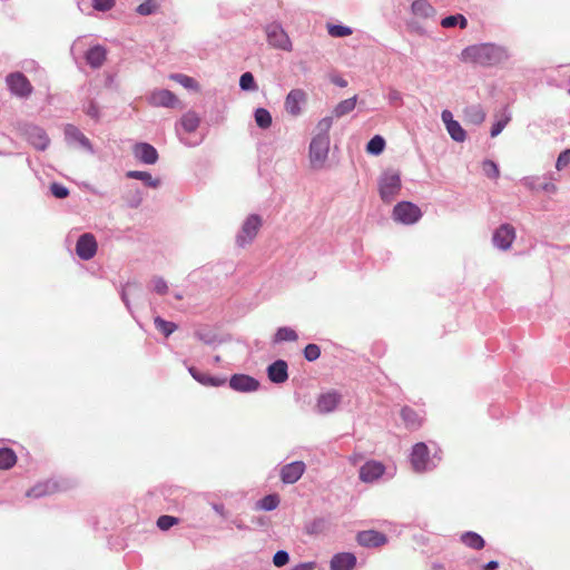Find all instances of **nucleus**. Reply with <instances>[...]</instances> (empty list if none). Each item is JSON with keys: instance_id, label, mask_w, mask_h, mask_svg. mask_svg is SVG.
I'll use <instances>...</instances> for the list:
<instances>
[{"instance_id": "obj_5", "label": "nucleus", "mask_w": 570, "mask_h": 570, "mask_svg": "<svg viewBox=\"0 0 570 570\" xmlns=\"http://www.w3.org/2000/svg\"><path fill=\"white\" fill-rule=\"evenodd\" d=\"M330 151V137H313L309 144V163L312 168L321 169Z\"/></svg>"}, {"instance_id": "obj_23", "label": "nucleus", "mask_w": 570, "mask_h": 570, "mask_svg": "<svg viewBox=\"0 0 570 570\" xmlns=\"http://www.w3.org/2000/svg\"><path fill=\"white\" fill-rule=\"evenodd\" d=\"M356 564V557L351 552H340L332 557V570H352Z\"/></svg>"}, {"instance_id": "obj_40", "label": "nucleus", "mask_w": 570, "mask_h": 570, "mask_svg": "<svg viewBox=\"0 0 570 570\" xmlns=\"http://www.w3.org/2000/svg\"><path fill=\"white\" fill-rule=\"evenodd\" d=\"M515 238V230L511 225H501V249H508Z\"/></svg>"}, {"instance_id": "obj_44", "label": "nucleus", "mask_w": 570, "mask_h": 570, "mask_svg": "<svg viewBox=\"0 0 570 570\" xmlns=\"http://www.w3.org/2000/svg\"><path fill=\"white\" fill-rule=\"evenodd\" d=\"M327 32L333 38H343L353 33L352 28L343 24H327Z\"/></svg>"}, {"instance_id": "obj_4", "label": "nucleus", "mask_w": 570, "mask_h": 570, "mask_svg": "<svg viewBox=\"0 0 570 570\" xmlns=\"http://www.w3.org/2000/svg\"><path fill=\"white\" fill-rule=\"evenodd\" d=\"M392 217L400 224L413 225L421 219L422 210L415 204L404 200L394 206Z\"/></svg>"}, {"instance_id": "obj_63", "label": "nucleus", "mask_w": 570, "mask_h": 570, "mask_svg": "<svg viewBox=\"0 0 570 570\" xmlns=\"http://www.w3.org/2000/svg\"><path fill=\"white\" fill-rule=\"evenodd\" d=\"M499 135V120L493 121L491 126V136L495 137Z\"/></svg>"}, {"instance_id": "obj_51", "label": "nucleus", "mask_w": 570, "mask_h": 570, "mask_svg": "<svg viewBox=\"0 0 570 570\" xmlns=\"http://www.w3.org/2000/svg\"><path fill=\"white\" fill-rule=\"evenodd\" d=\"M151 284H153V291L159 295H165L167 294L168 292V285H167V282L163 278V277H159V276H155L153 279H151Z\"/></svg>"}, {"instance_id": "obj_26", "label": "nucleus", "mask_w": 570, "mask_h": 570, "mask_svg": "<svg viewBox=\"0 0 570 570\" xmlns=\"http://www.w3.org/2000/svg\"><path fill=\"white\" fill-rule=\"evenodd\" d=\"M142 292V287L137 282H128L121 289L120 296L121 301L126 305L127 309L132 314L131 305L129 302V295L132 297H138Z\"/></svg>"}, {"instance_id": "obj_50", "label": "nucleus", "mask_w": 570, "mask_h": 570, "mask_svg": "<svg viewBox=\"0 0 570 570\" xmlns=\"http://www.w3.org/2000/svg\"><path fill=\"white\" fill-rule=\"evenodd\" d=\"M171 79L176 80L187 89H194L197 87V82L195 81V79L186 75L176 73L171 76Z\"/></svg>"}, {"instance_id": "obj_12", "label": "nucleus", "mask_w": 570, "mask_h": 570, "mask_svg": "<svg viewBox=\"0 0 570 570\" xmlns=\"http://www.w3.org/2000/svg\"><path fill=\"white\" fill-rule=\"evenodd\" d=\"M306 470V465L303 461H294L282 466L279 476L283 483L294 484L296 483Z\"/></svg>"}, {"instance_id": "obj_47", "label": "nucleus", "mask_w": 570, "mask_h": 570, "mask_svg": "<svg viewBox=\"0 0 570 570\" xmlns=\"http://www.w3.org/2000/svg\"><path fill=\"white\" fill-rule=\"evenodd\" d=\"M179 522V519L176 518V517H173V515H168V514H164V515H160L157 520V527L163 530V531H167L169 530L171 527H174L175 524H177Z\"/></svg>"}, {"instance_id": "obj_1", "label": "nucleus", "mask_w": 570, "mask_h": 570, "mask_svg": "<svg viewBox=\"0 0 570 570\" xmlns=\"http://www.w3.org/2000/svg\"><path fill=\"white\" fill-rule=\"evenodd\" d=\"M460 60L480 67H492L499 62V46L483 42L465 47L460 53Z\"/></svg>"}, {"instance_id": "obj_3", "label": "nucleus", "mask_w": 570, "mask_h": 570, "mask_svg": "<svg viewBox=\"0 0 570 570\" xmlns=\"http://www.w3.org/2000/svg\"><path fill=\"white\" fill-rule=\"evenodd\" d=\"M410 462L413 470L423 473L433 470L436 466L434 458L430 456V449L424 442L415 443L412 446Z\"/></svg>"}, {"instance_id": "obj_64", "label": "nucleus", "mask_w": 570, "mask_h": 570, "mask_svg": "<svg viewBox=\"0 0 570 570\" xmlns=\"http://www.w3.org/2000/svg\"><path fill=\"white\" fill-rule=\"evenodd\" d=\"M188 372L189 374L193 376L194 380L197 379V376L200 374V371H198L196 367L194 366H188Z\"/></svg>"}, {"instance_id": "obj_37", "label": "nucleus", "mask_w": 570, "mask_h": 570, "mask_svg": "<svg viewBox=\"0 0 570 570\" xmlns=\"http://www.w3.org/2000/svg\"><path fill=\"white\" fill-rule=\"evenodd\" d=\"M256 125L262 129H267L272 125V115L265 108H257L254 112Z\"/></svg>"}, {"instance_id": "obj_35", "label": "nucleus", "mask_w": 570, "mask_h": 570, "mask_svg": "<svg viewBox=\"0 0 570 570\" xmlns=\"http://www.w3.org/2000/svg\"><path fill=\"white\" fill-rule=\"evenodd\" d=\"M17 462V455L13 450L9 448L0 449V469L8 470Z\"/></svg>"}, {"instance_id": "obj_57", "label": "nucleus", "mask_w": 570, "mask_h": 570, "mask_svg": "<svg viewBox=\"0 0 570 570\" xmlns=\"http://www.w3.org/2000/svg\"><path fill=\"white\" fill-rule=\"evenodd\" d=\"M570 164V148L569 149H566L563 150L558 159H557V163H556V168L558 170H561L563 169L564 167H567L568 165Z\"/></svg>"}, {"instance_id": "obj_25", "label": "nucleus", "mask_w": 570, "mask_h": 570, "mask_svg": "<svg viewBox=\"0 0 570 570\" xmlns=\"http://www.w3.org/2000/svg\"><path fill=\"white\" fill-rule=\"evenodd\" d=\"M56 490H57V483L56 482L45 481V482H39L35 487L29 489L27 491L26 495L29 497V498L39 499V498H42L45 495H49V494L55 493Z\"/></svg>"}, {"instance_id": "obj_22", "label": "nucleus", "mask_w": 570, "mask_h": 570, "mask_svg": "<svg viewBox=\"0 0 570 570\" xmlns=\"http://www.w3.org/2000/svg\"><path fill=\"white\" fill-rule=\"evenodd\" d=\"M107 58V50L104 46L96 45L85 52L86 62L92 68H100Z\"/></svg>"}, {"instance_id": "obj_6", "label": "nucleus", "mask_w": 570, "mask_h": 570, "mask_svg": "<svg viewBox=\"0 0 570 570\" xmlns=\"http://www.w3.org/2000/svg\"><path fill=\"white\" fill-rule=\"evenodd\" d=\"M262 217L257 214H250L243 223L240 230L236 236V244L245 247L250 244L262 227Z\"/></svg>"}, {"instance_id": "obj_46", "label": "nucleus", "mask_w": 570, "mask_h": 570, "mask_svg": "<svg viewBox=\"0 0 570 570\" xmlns=\"http://www.w3.org/2000/svg\"><path fill=\"white\" fill-rule=\"evenodd\" d=\"M332 125H333L332 117L322 118L316 125L317 134L314 137H330L328 132H330V129L332 128Z\"/></svg>"}, {"instance_id": "obj_7", "label": "nucleus", "mask_w": 570, "mask_h": 570, "mask_svg": "<svg viewBox=\"0 0 570 570\" xmlns=\"http://www.w3.org/2000/svg\"><path fill=\"white\" fill-rule=\"evenodd\" d=\"M267 42L275 49L291 51L293 49L292 41L287 32L281 23L272 22L265 27Z\"/></svg>"}, {"instance_id": "obj_8", "label": "nucleus", "mask_w": 570, "mask_h": 570, "mask_svg": "<svg viewBox=\"0 0 570 570\" xmlns=\"http://www.w3.org/2000/svg\"><path fill=\"white\" fill-rule=\"evenodd\" d=\"M6 83L9 91L19 98H28L33 91V87L31 86L30 81L20 71L7 75Z\"/></svg>"}, {"instance_id": "obj_34", "label": "nucleus", "mask_w": 570, "mask_h": 570, "mask_svg": "<svg viewBox=\"0 0 570 570\" xmlns=\"http://www.w3.org/2000/svg\"><path fill=\"white\" fill-rule=\"evenodd\" d=\"M298 338L297 333L287 326L279 327L274 335V343L295 342Z\"/></svg>"}, {"instance_id": "obj_39", "label": "nucleus", "mask_w": 570, "mask_h": 570, "mask_svg": "<svg viewBox=\"0 0 570 570\" xmlns=\"http://www.w3.org/2000/svg\"><path fill=\"white\" fill-rule=\"evenodd\" d=\"M385 148V140L382 136L375 135L366 145V151L371 155L377 156L383 153Z\"/></svg>"}, {"instance_id": "obj_55", "label": "nucleus", "mask_w": 570, "mask_h": 570, "mask_svg": "<svg viewBox=\"0 0 570 570\" xmlns=\"http://www.w3.org/2000/svg\"><path fill=\"white\" fill-rule=\"evenodd\" d=\"M387 101L392 106H401L403 104L402 94L394 88H390L387 94Z\"/></svg>"}, {"instance_id": "obj_32", "label": "nucleus", "mask_w": 570, "mask_h": 570, "mask_svg": "<svg viewBox=\"0 0 570 570\" xmlns=\"http://www.w3.org/2000/svg\"><path fill=\"white\" fill-rule=\"evenodd\" d=\"M356 100H357V97L354 96L352 98H348V99H345V100H342L341 102H338L333 110L334 116L336 118H341V117L350 114L351 111H353L356 106Z\"/></svg>"}, {"instance_id": "obj_43", "label": "nucleus", "mask_w": 570, "mask_h": 570, "mask_svg": "<svg viewBox=\"0 0 570 570\" xmlns=\"http://www.w3.org/2000/svg\"><path fill=\"white\" fill-rule=\"evenodd\" d=\"M124 198L128 207L138 208L142 203L144 196L138 188H134L129 189Z\"/></svg>"}, {"instance_id": "obj_60", "label": "nucleus", "mask_w": 570, "mask_h": 570, "mask_svg": "<svg viewBox=\"0 0 570 570\" xmlns=\"http://www.w3.org/2000/svg\"><path fill=\"white\" fill-rule=\"evenodd\" d=\"M314 563L313 562H306V563H299L295 567H293L291 570H313Z\"/></svg>"}, {"instance_id": "obj_62", "label": "nucleus", "mask_w": 570, "mask_h": 570, "mask_svg": "<svg viewBox=\"0 0 570 570\" xmlns=\"http://www.w3.org/2000/svg\"><path fill=\"white\" fill-rule=\"evenodd\" d=\"M499 567V561L497 560H491L489 561L485 566H484V570H494L495 568Z\"/></svg>"}, {"instance_id": "obj_48", "label": "nucleus", "mask_w": 570, "mask_h": 570, "mask_svg": "<svg viewBox=\"0 0 570 570\" xmlns=\"http://www.w3.org/2000/svg\"><path fill=\"white\" fill-rule=\"evenodd\" d=\"M326 521L323 518L314 519L306 525V532L308 534H320L324 531Z\"/></svg>"}, {"instance_id": "obj_20", "label": "nucleus", "mask_w": 570, "mask_h": 570, "mask_svg": "<svg viewBox=\"0 0 570 570\" xmlns=\"http://www.w3.org/2000/svg\"><path fill=\"white\" fill-rule=\"evenodd\" d=\"M267 376L271 382L282 384L288 379V365L284 360H277L268 365Z\"/></svg>"}, {"instance_id": "obj_19", "label": "nucleus", "mask_w": 570, "mask_h": 570, "mask_svg": "<svg viewBox=\"0 0 570 570\" xmlns=\"http://www.w3.org/2000/svg\"><path fill=\"white\" fill-rule=\"evenodd\" d=\"M387 541L385 534L375 530L361 531L357 534V542L362 547L376 548L385 544Z\"/></svg>"}, {"instance_id": "obj_61", "label": "nucleus", "mask_w": 570, "mask_h": 570, "mask_svg": "<svg viewBox=\"0 0 570 570\" xmlns=\"http://www.w3.org/2000/svg\"><path fill=\"white\" fill-rule=\"evenodd\" d=\"M492 244L494 247L499 248V227L495 228L492 233Z\"/></svg>"}, {"instance_id": "obj_58", "label": "nucleus", "mask_w": 570, "mask_h": 570, "mask_svg": "<svg viewBox=\"0 0 570 570\" xmlns=\"http://www.w3.org/2000/svg\"><path fill=\"white\" fill-rule=\"evenodd\" d=\"M155 9H156L155 3L151 2L150 0H147L137 7V12L141 16H149V14L154 13Z\"/></svg>"}, {"instance_id": "obj_33", "label": "nucleus", "mask_w": 570, "mask_h": 570, "mask_svg": "<svg viewBox=\"0 0 570 570\" xmlns=\"http://www.w3.org/2000/svg\"><path fill=\"white\" fill-rule=\"evenodd\" d=\"M441 26L446 29L456 26L461 29H465L468 27V19L461 13L451 14L441 20Z\"/></svg>"}, {"instance_id": "obj_16", "label": "nucleus", "mask_w": 570, "mask_h": 570, "mask_svg": "<svg viewBox=\"0 0 570 570\" xmlns=\"http://www.w3.org/2000/svg\"><path fill=\"white\" fill-rule=\"evenodd\" d=\"M385 472V466L377 461H367L360 469V479L371 483L379 480Z\"/></svg>"}, {"instance_id": "obj_13", "label": "nucleus", "mask_w": 570, "mask_h": 570, "mask_svg": "<svg viewBox=\"0 0 570 570\" xmlns=\"http://www.w3.org/2000/svg\"><path fill=\"white\" fill-rule=\"evenodd\" d=\"M148 101L154 107L176 108L179 105V100L174 92L167 89L154 90Z\"/></svg>"}, {"instance_id": "obj_49", "label": "nucleus", "mask_w": 570, "mask_h": 570, "mask_svg": "<svg viewBox=\"0 0 570 570\" xmlns=\"http://www.w3.org/2000/svg\"><path fill=\"white\" fill-rule=\"evenodd\" d=\"M321 355V348L318 345L314 344V343H311V344H307L304 348V357L308 361V362H314L316 361Z\"/></svg>"}, {"instance_id": "obj_2", "label": "nucleus", "mask_w": 570, "mask_h": 570, "mask_svg": "<svg viewBox=\"0 0 570 570\" xmlns=\"http://www.w3.org/2000/svg\"><path fill=\"white\" fill-rule=\"evenodd\" d=\"M401 190L400 173L393 169L386 170L379 179L380 197L384 203H391Z\"/></svg>"}, {"instance_id": "obj_27", "label": "nucleus", "mask_w": 570, "mask_h": 570, "mask_svg": "<svg viewBox=\"0 0 570 570\" xmlns=\"http://www.w3.org/2000/svg\"><path fill=\"white\" fill-rule=\"evenodd\" d=\"M412 13L419 18H431L435 14V9L428 0H415L411 6Z\"/></svg>"}, {"instance_id": "obj_24", "label": "nucleus", "mask_w": 570, "mask_h": 570, "mask_svg": "<svg viewBox=\"0 0 570 570\" xmlns=\"http://www.w3.org/2000/svg\"><path fill=\"white\" fill-rule=\"evenodd\" d=\"M401 417L409 430H417L422 425V415L410 406L402 407Z\"/></svg>"}, {"instance_id": "obj_28", "label": "nucleus", "mask_w": 570, "mask_h": 570, "mask_svg": "<svg viewBox=\"0 0 570 570\" xmlns=\"http://www.w3.org/2000/svg\"><path fill=\"white\" fill-rule=\"evenodd\" d=\"M126 176L131 179L141 180L146 186L151 188H158L160 186V179L154 178L148 171L129 170Z\"/></svg>"}, {"instance_id": "obj_52", "label": "nucleus", "mask_w": 570, "mask_h": 570, "mask_svg": "<svg viewBox=\"0 0 570 570\" xmlns=\"http://www.w3.org/2000/svg\"><path fill=\"white\" fill-rule=\"evenodd\" d=\"M482 170L489 178H494L499 175V167L492 160H484L482 164Z\"/></svg>"}, {"instance_id": "obj_10", "label": "nucleus", "mask_w": 570, "mask_h": 570, "mask_svg": "<svg viewBox=\"0 0 570 570\" xmlns=\"http://www.w3.org/2000/svg\"><path fill=\"white\" fill-rule=\"evenodd\" d=\"M229 387L240 393H252L259 389V381L247 374H233L228 381Z\"/></svg>"}, {"instance_id": "obj_9", "label": "nucleus", "mask_w": 570, "mask_h": 570, "mask_svg": "<svg viewBox=\"0 0 570 570\" xmlns=\"http://www.w3.org/2000/svg\"><path fill=\"white\" fill-rule=\"evenodd\" d=\"M342 402V394L335 390L321 393L316 400L315 411L318 414H330L334 412Z\"/></svg>"}, {"instance_id": "obj_21", "label": "nucleus", "mask_w": 570, "mask_h": 570, "mask_svg": "<svg viewBox=\"0 0 570 570\" xmlns=\"http://www.w3.org/2000/svg\"><path fill=\"white\" fill-rule=\"evenodd\" d=\"M28 141L38 150H46L49 146L50 139L46 131L38 127L31 126L26 131Z\"/></svg>"}, {"instance_id": "obj_38", "label": "nucleus", "mask_w": 570, "mask_h": 570, "mask_svg": "<svg viewBox=\"0 0 570 570\" xmlns=\"http://www.w3.org/2000/svg\"><path fill=\"white\" fill-rule=\"evenodd\" d=\"M195 337L205 343L206 345H214L216 343H219L217 334L208 328H200L195 331L194 333Z\"/></svg>"}, {"instance_id": "obj_14", "label": "nucleus", "mask_w": 570, "mask_h": 570, "mask_svg": "<svg viewBox=\"0 0 570 570\" xmlns=\"http://www.w3.org/2000/svg\"><path fill=\"white\" fill-rule=\"evenodd\" d=\"M132 154L137 160L146 165H154L158 160L157 149L148 142L135 144Z\"/></svg>"}, {"instance_id": "obj_45", "label": "nucleus", "mask_w": 570, "mask_h": 570, "mask_svg": "<svg viewBox=\"0 0 570 570\" xmlns=\"http://www.w3.org/2000/svg\"><path fill=\"white\" fill-rule=\"evenodd\" d=\"M239 87L244 91L257 90V85L252 72H244L239 78Z\"/></svg>"}, {"instance_id": "obj_11", "label": "nucleus", "mask_w": 570, "mask_h": 570, "mask_svg": "<svg viewBox=\"0 0 570 570\" xmlns=\"http://www.w3.org/2000/svg\"><path fill=\"white\" fill-rule=\"evenodd\" d=\"M97 240L91 233H85L79 236L76 244V253L82 261L91 259L97 253Z\"/></svg>"}, {"instance_id": "obj_41", "label": "nucleus", "mask_w": 570, "mask_h": 570, "mask_svg": "<svg viewBox=\"0 0 570 570\" xmlns=\"http://www.w3.org/2000/svg\"><path fill=\"white\" fill-rule=\"evenodd\" d=\"M196 381L205 386H222L226 383V377L213 376L207 373L200 372Z\"/></svg>"}, {"instance_id": "obj_17", "label": "nucleus", "mask_w": 570, "mask_h": 570, "mask_svg": "<svg viewBox=\"0 0 570 570\" xmlns=\"http://www.w3.org/2000/svg\"><path fill=\"white\" fill-rule=\"evenodd\" d=\"M65 139L68 145L78 144L81 148L94 153L90 140L73 125L68 124L65 127Z\"/></svg>"}, {"instance_id": "obj_18", "label": "nucleus", "mask_w": 570, "mask_h": 570, "mask_svg": "<svg viewBox=\"0 0 570 570\" xmlns=\"http://www.w3.org/2000/svg\"><path fill=\"white\" fill-rule=\"evenodd\" d=\"M306 94L302 89H292L285 99V109L292 116H298L302 112L301 105L305 102Z\"/></svg>"}, {"instance_id": "obj_15", "label": "nucleus", "mask_w": 570, "mask_h": 570, "mask_svg": "<svg viewBox=\"0 0 570 570\" xmlns=\"http://www.w3.org/2000/svg\"><path fill=\"white\" fill-rule=\"evenodd\" d=\"M441 119L444 122L450 137L458 142H463L466 138V132L462 128L459 121L453 119V115L450 110H443Z\"/></svg>"}, {"instance_id": "obj_59", "label": "nucleus", "mask_w": 570, "mask_h": 570, "mask_svg": "<svg viewBox=\"0 0 570 570\" xmlns=\"http://www.w3.org/2000/svg\"><path fill=\"white\" fill-rule=\"evenodd\" d=\"M86 114L95 119H97L99 117V109L95 102H90L88 105V107L86 108Z\"/></svg>"}, {"instance_id": "obj_29", "label": "nucleus", "mask_w": 570, "mask_h": 570, "mask_svg": "<svg viewBox=\"0 0 570 570\" xmlns=\"http://www.w3.org/2000/svg\"><path fill=\"white\" fill-rule=\"evenodd\" d=\"M464 119L473 125L484 121L485 112L480 105H470L464 109Z\"/></svg>"}, {"instance_id": "obj_31", "label": "nucleus", "mask_w": 570, "mask_h": 570, "mask_svg": "<svg viewBox=\"0 0 570 570\" xmlns=\"http://www.w3.org/2000/svg\"><path fill=\"white\" fill-rule=\"evenodd\" d=\"M461 541L463 544H465L466 547L474 549V550L482 549L485 543L484 539L480 534H478L476 532H473V531L464 532L461 535Z\"/></svg>"}, {"instance_id": "obj_36", "label": "nucleus", "mask_w": 570, "mask_h": 570, "mask_svg": "<svg viewBox=\"0 0 570 570\" xmlns=\"http://www.w3.org/2000/svg\"><path fill=\"white\" fill-rule=\"evenodd\" d=\"M155 327L164 334L165 337L170 336L177 328V324L174 322H169L164 320L160 316H156L154 318Z\"/></svg>"}, {"instance_id": "obj_42", "label": "nucleus", "mask_w": 570, "mask_h": 570, "mask_svg": "<svg viewBox=\"0 0 570 570\" xmlns=\"http://www.w3.org/2000/svg\"><path fill=\"white\" fill-rule=\"evenodd\" d=\"M279 504V497L276 493L267 494L257 502V507L264 511H273Z\"/></svg>"}, {"instance_id": "obj_30", "label": "nucleus", "mask_w": 570, "mask_h": 570, "mask_svg": "<svg viewBox=\"0 0 570 570\" xmlns=\"http://www.w3.org/2000/svg\"><path fill=\"white\" fill-rule=\"evenodd\" d=\"M200 118L195 111H187L180 118V127L186 132H194L199 127Z\"/></svg>"}, {"instance_id": "obj_56", "label": "nucleus", "mask_w": 570, "mask_h": 570, "mask_svg": "<svg viewBox=\"0 0 570 570\" xmlns=\"http://www.w3.org/2000/svg\"><path fill=\"white\" fill-rule=\"evenodd\" d=\"M115 6V0H92V7L97 11H108Z\"/></svg>"}, {"instance_id": "obj_53", "label": "nucleus", "mask_w": 570, "mask_h": 570, "mask_svg": "<svg viewBox=\"0 0 570 570\" xmlns=\"http://www.w3.org/2000/svg\"><path fill=\"white\" fill-rule=\"evenodd\" d=\"M50 191L58 199H63L69 196V189L59 183H52L50 185Z\"/></svg>"}, {"instance_id": "obj_54", "label": "nucleus", "mask_w": 570, "mask_h": 570, "mask_svg": "<svg viewBox=\"0 0 570 570\" xmlns=\"http://www.w3.org/2000/svg\"><path fill=\"white\" fill-rule=\"evenodd\" d=\"M288 561L289 554L285 550H278L273 557V563L278 568L287 564Z\"/></svg>"}]
</instances>
